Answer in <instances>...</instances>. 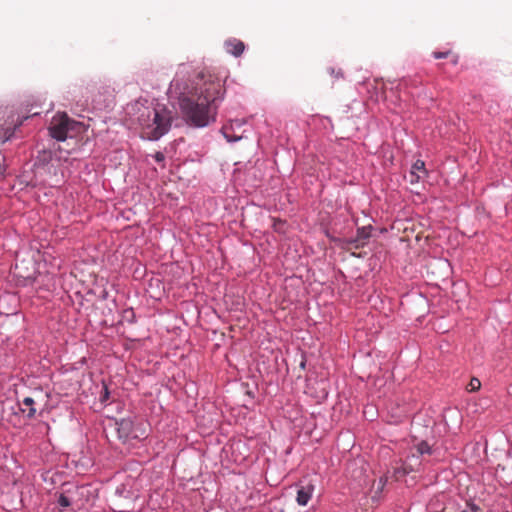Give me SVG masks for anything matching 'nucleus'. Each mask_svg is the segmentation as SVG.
<instances>
[{
    "mask_svg": "<svg viewBox=\"0 0 512 512\" xmlns=\"http://www.w3.org/2000/svg\"><path fill=\"white\" fill-rule=\"evenodd\" d=\"M186 67L181 65L170 84V93L177 97L187 123L205 127L216 120L219 102L224 96V86L219 78L199 76L193 84L182 82Z\"/></svg>",
    "mask_w": 512,
    "mask_h": 512,
    "instance_id": "obj_1",
    "label": "nucleus"
},
{
    "mask_svg": "<svg viewBox=\"0 0 512 512\" xmlns=\"http://www.w3.org/2000/svg\"><path fill=\"white\" fill-rule=\"evenodd\" d=\"M172 113L164 107L154 108L141 114L139 122L142 126L143 137L149 140H158L165 135L172 125Z\"/></svg>",
    "mask_w": 512,
    "mask_h": 512,
    "instance_id": "obj_2",
    "label": "nucleus"
},
{
    "mask_svg": "<svg viewBox=\"0 0 512 512\" xmlns=\"http://www.w3.org/2000/svg\"><path fill=\"white\" fill-rule=\"evenodd\" d=\"M81 124L70 119L67 114L55 115L49 126L50 136L58 141H64L68 137H72L73 133L80 131Z\"/></svg>",
    "mask_w": 512,
    "mask_h": 512,
    "instance_id": "obj_3",
    "label": "nucleus"
},
{
    "mask_svg": "<svg viewBox=\"0 0 512 512\" xmlns=\"http://www.w3.org/2000/svg\"><path fill=\"white\" fill-rule=\"evenodd\" d=\"M84 95L91 98V104L94 109L101 110L112 103L113 94L108 87H86ZM88 102V99H86Z\"/></svg>",
    "mask_w": 512,
    "mask_h": 512,
    "instance_id": "obj_4",
    "label": "nucleus"
},
{
    "mask_svg": "<svg viewBox=\"0 0 512 512\" xmlns=\"http://www.w3.org/2000/svg\"><path fill=\"white\" fill-rule=\"evenodd\" d=\"M116 426H117L118 437L123 442H126L131 438H137V435L134 434V426H133L132 420L121 419L116 422Z\"/></svg>",
    "mask_w": 512,
    "mask_h": 512,
    "instance_id": "obj_5",
    "label": "nucleus"
},
{
    "mask_svg": "<svg viewBox=\"0 0 512 512\" xmlns=\"http://www.w3.org/2000/svg\"><path fill=\"white\" fill-rule=\"evenodd\" d=\"M314 492V485L308 482L305 485H301L297 491L296 501L299 505L305 506L308 504Z\"/></svg>",
    "mask_w": 512,
    "mask_h": 512,
    "instance_id": "obj_6",
    "label": "nucleus"
},
{
    "mask_svg": "<svg viewBox=\"0 0 512 512\" xmlns=\"http://www.w3.org/2000/svg\"><path fill=\"white\" fill-rule=\"evenodd\" d=\"M38 395L36 397H25L22 401V405L25 406L24 408H21L22 413L26 414V417L29 419H32L35 417L37 409L35 405L38 402L39 396H41V393L38 392Z\"/></svg>",
    "mask_w": 512,
    "mask_h": 512,
    "instance_id": "obj_7",
    "label": "nucleus"
},
{
    "mask_svg": "<svg viewBox=\"0 0 512 512\" xmlns=\"http://www.w3.org/2000/svg\"><path fill=\"white\" fill-rule=\"evenodd\" d=\"M427 174L425 169V163L422 160H417L411 168L410 171V182H418L421 178H423Z\"/></svg>",
    "mask_w": 512,
    "mask_h": 512,
    "instance_id": "obj_8",
    "label": "nucleus"
},
{
    "mask_svg": "<svg viewBox=\"0 0 512 512\" xmlns=\"http://www.w3.org/2000/svg\"><path fill=\"white\" fill-rule=\"evenodd\" d=\"M225 49L228 53L238 57L243 53L245 45L240 40L231 39L225 42Z\"/></svg>",
    "mask_w": 512,
    "mask_h": 512,
    "instance_id": "obj_9",
    "label": "nucleus"
},
{
    "mask_svg": "<svg viewBox=\"0 0 512 512\" xmlns=\"http://www.w3.org/2000/svg\"><path fill=\"white\" fill-rule=\"evenodd\" d=\"M371 236V227H362L357 230V236L354 240H352V243H355V247L359 248L365 244V241L369 239Z\"/></svg>",
    "mask_w": 512,
    "mask_h": 512,
    "instance_id": "obj_10",
    "label": "nucleus"
},
{
    "mask_svg": "<svg viewBox=\"0 0 512 512\" xmlns=\"http://www.w3.org/2000/svg\"><path fill=\"white\" fill-rule=\"evenodd\" d=\"M221 131H222L224 137L229 142H235V141H238L241 139V136H236L233 134V132H232L233 125L232 124L223 126Z\"/></svg>",
    "mask_w": 512,
    "mask_h": 512,
    "instance_id": "obj_11",
    "label": "nucleus"
},
{
    "mask_svg": "<svg viewBox=\"0 0 512 512\" xmlns=\"http://www.w3.org/2000/svg\"><path fill=\"white\" fill-rule=\"evenodd\" d=\"M417 451L421 455H423V454H429V455L432 454V448H431V446L426 441H422V442H420L417 445Z\"/></svg>",
    "mask_w": 512,
    "mask_h": 512,
    "instance_id": "obj_12",
    "label": "nucleus"
},
{
    "mask_svg": "<svg viewBox=\"0 0 512 512\" xmlns=\"http://www.w3.org/2000/svg\"><path fill=\"white\" fill-rule=\"evenodd\" d=\"M481 386V382L479 379L477 378H472L469 385H468V388H469V391H477Z\"/></svg>",
    "mask_w": 512,
    "mask_h": 512,
    "instance_id": "obj_13",
    "label": "nucleus"
},
{
    "mask_svg": "<svg viewBox=\"0 0 512 512\" xmlns=\"http://www.w3.org/2000/svg\"><path fill=\"white\" fill-rule=\"evenodd\" d=\"M58 504L63 507V508H66V507H69L71 502H70V499L65 496L64 494H60L59 498H58Z\"/></svg>",
    "mask_w": 512,
    "mask_h": 512,
    "instance_id": "obj_14",
    "label": "nucleus"
},
{
    "mask_svg": "<svg viewBox=\"0 0 512 512\" xmlns=\"http://www.w3.org/2000/svg\"><path fill=\"white\" fill-rule=\"evenodd\" d=\"M387 478L386 477H380L379 481L377 482V485H374L375 493H380L384 486L386 485Z\"/></svg>",
    "mask_w": 512,
    "mask_h": 512,
    "instance_id": "obj_15",
    "label": "nucleus"
},
{
    "mask_svg": "<svg viewBox=\"0 0 512 512\" xmlns=\"http://www.w3.org/2000/svg\"><path fill=\"white\" fill-rule=\"evenodd\" d=\"M479 507L473 503H468L465 509L460 510L459 512H478Z\"/></svg>",
    "mask_w": 512,
    "mask_h": 512,
    "instance_id": "obj_16",
    "label": "nucleus"
},
{
    "mask_svg": "<svg viewBox=\"0 0 512 512\" xmlns=\"http://www.w3.org/2000/svg\"><path fill=\"white\" fill-rule=\"evenodd\" d=\"M450 54H451V51L448 50L445 52H433L432 55L435 59H440V58H447V57H449Z\"/></svg>",
    "mask_w": 512,
    "mask_h": 512,
    "instance_id": "obj_17",
    "label": "nucleus"
},
{
    "mask_svg": "<svg viewBox=\"0 0 512 512\" xmlns=\"http://www.w3.org/2000/svg\"><path fill=\"white\" fill-rule=\"evenodd\" d=\"M154 158L157 162H163L165 159V156L162 152H156L154 155Z\"/></svg>",
    "mask_w": 512,
    "mask_h": 512,
    "instance_id": "obj_18",
    "label": "nucleus"
},
{
    "mask_svg": "<svg viewBox=\"0 0 512 512\" xmlns=\"http://www.w3.org/2000/svg\"><path fill=\"white\" fill-rule=\"evenodd\" d=\"M108 398H109V392H108L107 387L105 386L104 387V394L102 396V401H106Z\"/></svg>",
    "mask_w": 512,
    "mask_h": 512,
    "instance_id": "obj_19",
    "label": "nucleus"
},
{
    "mask_svg": "<svg viewBox=\"0 0 512 512\" xmlns=\"http://www.w3.org/2000/svg\"><path fill=\"white\" fill-rule=\"evenodd\" d=\"M452 63L454 65H456L458 63V57L457 56H454L453 60H452Z\"/></svg>",
    "mask_w": 512,
    "mask_h": 512,
    "instance_id": "obj_20",
    "label": "nucleus"
}]
</instances>
